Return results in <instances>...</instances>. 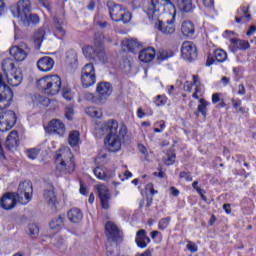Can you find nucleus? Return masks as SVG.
<instances>
[{"label": "nucleus", "mask_w": 256, "mask_h": 256, "mask_svg": "<svg viewBox=\"0 0 256 256\" xmlns=\"http://www.w3.org/2000/svg\"><path fill=\"white\" fill-rule=\"evenodd\" d=\"M11 13L24 27L39 24V15L31 13V0L18 1L16 6L11 7Z\"/></svg>", "instance_id": "f257e3e1"}, {"label": "nucleus", "mask_w": 256, "mask_h": 256, "mask_svg": "<svg viewBox=\"0 0 256 256\" xmlns=\"http://www.w3.org/2000/svg\"><path fill=\"white\" fill-rule=\"evenodd\" d=\"M103 41H105V35L96 33L94 38V46L88 45L82 49L84 55L93 61L107 63V55L105 54V46H103Z\"/></svg>", "instance_id": "f03ea898"}, {"label": "nucleus", "mask_w": 256, "mask_h": 256, "mask_svg": "<svg viewBox=\"0 0 256 256\" xmlns=\"http://www.w3.org/2000/svg\"><path fill=\"white\" fill-rule=\"evenodd\" d=\"M37 87L45 95H57L61 91V77L59 75H48L37 81Z\"/></svg>", "instance_id": "7ed1b4c3"}, {"label": "nucleus", "mask_w": 256, "mask_h": 256, "mask_svg": "<svg viewBox=\"0 0 256 256\" xmlns=\"http://www.w3.org/2000/svg\"><path fill=\"white\" fill-rule=\"evenodd\" d=\"M110 18L116 23L122 22L124 25L131 22V12L113 1L107 2Z\"/></svg>", "instance_id": "20e7f679"}, {"label": "nucleus", "mask_w": 256, "mask_h": 256, "mask_svg": "<svg viewBox=\"0 0 256 256\" xmlns=\"http://www.w3.org/2000/svg\"><path fill=\"white\" fill-rule=\"evenodd\" d=\"M161 10L169 13L171 19L177 17V8H175V4L171 0H151V4L148 7L149 17H153V15Z\"/></svg>", "instance_id": "39448f33"}, {"label": "nucleus", "mask_w": 256, "mask_h": 256, "mask_svg": "<svg viewBox=\"0 0 256 256\" xmlns=\"http://www.w3.org/2000/svg\"><path fill=\"white\" fill-rule=\"evenodd\" d=\"M67 157L63 154H57L55 159L56 170L62 175H71L75 171V157L71 152L66 153Z\"/></svg>", "instance_id": "423d86ee"}, {"label": "nucleus", "mask_w": 256, "mask_h": 256, "mask_svg": "<svg viewBox=\"0 0 256 256\" xmlns=\"http://www.w3.org/2000/svg\"><path fill=\"white\" fill-rule=\"evenodd\" d=\"M13 97V90L3 81V74L0 73V111L11 107Z\"/></svg>", "instance_id": "0eeeda50"}, {"label": "nucleus", "mask_w": 256, "mask_h": 256, "mask_svg": "<svg viewBox=\"0 0 256 256\" xmlns=\"http://www.w3.org/2000/svg\"><path fill=\"white\" fill-rule=\"evenodd\" d=\"M97 76L95 75V66L93 63L86 64L81 71V83L83 87H91L95 85Z\"/></svg>", "instance_id": "6e6552de"}, {"label": "nucleus", "mask_w": 256, "mask_h": 256, "mask_svg": "<svg viewBox=\"0 0 256 256\" xmlns=\"http://www.w3.org/2000/svg\"><path fill=\"white\" fill-rule=\"evenodd\" d=\"M14 193L17 196L19 203H23L24 199L29 203L33 197V183L29 180L20 182L17 192Z\"/></svg>", "instance_id": "1a4fd4ad"}, {"label": "nucleus", "mask_w": 256, "mask_h": 256, "mask_svg": "<svg viewBox=\"0 0 256 256\" xmlns=\"http://www.w3.org/2000/svg\"><path fill=\"white\" fill-rule=\"evenodd\" d=\"M0 119L4 120V123L6 125L5 128H0V131H10V129H13L15 125L17 124V114H15V111L13 110H5L0 113ZM0 121V125H1Z\"/></svg>", "instance_id": "9d476101"}, {"label": "nucleus", "mask_w": 256, "mask_h": 256, "mask_svg": "<svg viewBox=\"0 0 256 256\" xmlns=\"http://www.w3.org/2000/svg\"><path fill=\"white\" fill-rule=\"evenodd\" d=\"M17 194L15 192H6L0 199V207L4 211H11L17 206Z\"/></svg>", "instance_id": "9b49d317"}, {"label": "nucleus", "mask_w": 256, "mask_h": 256, "mask_svg": "<svg viewBox=\"0 0 256 256\" xmlns=\"http://www.w3.org/2000/svg\"><path fill=\"white\" fill-rule=\"evenodd\" d=\"M96 189L100 199V205L102 209L107 211L111 207V192L109 191V188L103 184L98 185Z\"/></svg>", "instance_id": "f8f14e48"}, {"label": "nucleus", "mask_w": 256, "mask_h": 256, "mask_svg": "<svg viewBox=\"0 0 256 256\" xmlns=\"http://www.w3.org/2000/svg\"><path fill=\"white\" fill-rule=\"evenodd\" d=\"M29 53H31V48L25 43L10 48V55L14 57L15 61H25Z\"/></svg>", "instance_id": "ddd939ff"}, {"label": "nucleus", "mask_w": 256, "mask_h": 256, "mask_svg": "<svg viewBox=\"0 0 256 256\" xmlns=\"http://www.w3.org/2000/svg\"><path fill=\"white\" fill-rule=\"evenodd\" d=\"M106 237L108 241H112L113 243H119L122 240L121 238V230L119 227L115 225L113 222H107L105 225Z\"/></svg>", "instance_id": "4468645a"}, {"label": "nucleus", "mask_w": 256, "mask_h": 256, "mask_svg": "<svg viewBox=\"0 0 256 256\" xmlns=\"http://www.w3.org/2000/svg\"><path fill=\"white\" fill-rule=\"evenodd\" d=\"M45 131L50 135H59L60 137H63L65 135V124L59 119H53L45 128Z\"/></svg>", "instance_id": "2eb2a0df"}, {"label": "nucleus", "mask_w": 256, "mask_h": 256, "mask_svg": "<svg viewBox=\"0 0 256 256\" xmlns=\"http://www.w3.org/2000/svg\"><path fill=\"white\" fill-rule=\"evenodd\" d=\"M217 63H225L227 61V52L223 49L214 50L213 54L209 53L206 60V67H211Z\"/></svg>", "instance_id": "dca6fc26"}, {"label": "nucleus", "mask_w": 256, "mask_h": 256, "mask_svg": "<svg viewBox=\"0 0 256 256\" xmlns=\"http://www.w3.org/2000/svg\"><path fill=\"white\" fill-rule=\"evenodd\" d=\"M181 55L186 61H195L197 57V47L193 42H184L181 47Z\"/></svg>", "instance_id": "f3484780"}, {"label": "nucleus", "mask_w": 256, "mask_h": 256, "mask_svg": "<svg viewBox=\"0 0 256 256\" xmlns=\"http://www.w3.org/2000/svg\"><path fill=\"white\" fill-rule=\"evenodd\" d=\"M96 93L99 95V102L105 103L107 97L113 93V85L109 82H99L96 87Z\"/></svg>", "instance_id": "a211bd4d"}, {"label": "nucleus", "mask_w": 256, "mask_h": 256, "mask_svg": "<svg viewBox=\"0 0 256 256\" xmlns=\"http://www.w3.org/2000/svg\"><path fill=\"white\" fill-rule=\"evenodd\" d=\"M155 27L164 35H173V33H175V19L171 18L167 22L158 20V22L155 24Z\"/></svg>", "instance_id": "6ab92c4d"}, {"label": "nucleus", "mask_w": 256, "mask_h": 256, "mask_svg": "<svg viewBox=\"0 0 256 256\" xmlns=\"http://www.w3.org/2000/svg\"><path fill=\"white\" fill-rule=\"evenodd\" d=\"M104 145L107 147L108 151L111 153H117V151L121 150V140L119 136H111L107 135L104 139Z\"/></svg>", "instance_id": "aec40b11"}, {"label": "nucleus", "mask_w": 256, "mask_h": 256, "mask_svg": "<svg viewBox=\"0 0 256 256\" xmlns=\"http://www.w3.org/2000/svg\"><path fill=\"white\" fill-rule=\"evenodd\" d=\"M37 67L42 73H49L55 67V60L49 56H44L37 61Z\"/></svg>", "instance_id": "412c9836"}, {"label": "nucleus", "mask_w": 256, "mask_h": 256, "mask_svg": "<svg viewBox=\"0 0 256 256\" xmlns=\"http://www.w3.org/2000/svg\"><path fill=\"white\" fill-rule=\"evenodd\" d=\"M5 147L8 151H13L19 147V132L17 130H12L7 136Z\"/></svg>", "instance_id": "4be33fe9"}, {"label": "nucleus", "mask_w": 256, "mask_h": 256, "mask_svg": "<svg viewBox=\"0 0 256 256\" xmlns=\"http://www.w3.org/2000/svg\"><path fill=\"white\" fill-rule=\"evenodd\" d=\"M249 23L251 21V14H249V6L242 5L236 12V23Z\"/></svg>", "instance_id": "5701e85b"}, {"label": "nucleus", "mask_w": 256, "mask_h": 256, "mask_svg": "<svg viewBox=\"0 0 256 256\" xmlns=\"http://www.w3.org/2000/svg\"><path fill=\"white\" fill-rule=\"evenodd\" d=\"M155 48L147 47L140 51L139 59L142 63H151L155 59Z\"/></svg>", "instance_id": "b1692460"}, {"label": "nucleus", "mask_w": 256, "mask_h": 256, "mask_svg": "<svg viewBox=\"0 0 256 256\" xmlns=\"http://www.w3.org/2000/svg\"><path fill=\"white\" fill-rule=\"evenodd\" d=\"M136 244L140 249H145L149 243H151V238L147 236V232L145 230H139L136 233Z\"/></svg>", "instance_id": "393cba45"}, {"label": "nucleus", "mask_w": 256, "mask_h": 256, "mask_svg": "<svg viewBox=\"0 0 256 256\" xmlns=\"http://www.w3.org/2000/svg\"><path fill=\"white\" fill-rule=\"evenodd\" d=\"M117 129H119V122L115 119L108 120L102 126V131H106L111 137L117 136Z\"/></svg>", "instance_id": "a878e982"}, {"label": "nucleus", "mask_w": 256, "mask_h": 256, "mask_svg": "<svg viewBox=\"0 0 256 256\" xmlns=\"http://www.w3.org/2000/svg\"><path fill=\"white\" fill-rule=\"evenodd\" d=\"M181 33L184 37H193L195 35V24L191 20H185L181 25Z\"/></svg>", "instance_id": "bb28decb"}, {"label": "nucleus", "mask_w": 256, "mask_h": 256, "mask_svg": "<svg viewBox=\"0 0 256 256\" xmlns=\"http://www.w3.org/2000/svg\"><path fill=\"white\" fill-rule=\"evenodd\" d=\"M65 223V214H60L58 217H54L50 223V229L53 231H61L63 229V225Z\"/></svg>", "instance_id": "cd10ccee"}, {"label": "nucleus", "mask_w": 256, "mask_h": 256, "mask_svg": "<svg viewBox=\"0 0 256 256\" xmlns=\"http://www.w3.org/2000/svg\"><path fill=\"white\" fill-rule=\"evenodd\" d=\"M44 199L47 201L48 205H51L52 207L57 205V196L55 195L53 186H50L49 189L44 190Z\"/></svg>", "instance_id": "c85d7f7f"}, {"label": "nucleus", "mask_w": 256, "mask_h": 256, "mask_svg": "<svg viewBox=\"0 0 256 256\" xmlns=\"http://www.w3.org/2000/svg\"><path fill=\"white\" fill-rule=\"evenodd\" d=\"M176 5L182 13H191L193 11L192 0H176Z\"/></svg>", "instance_id": "c756f323"}, {"label": "nucleus", "mask_w": 256, "mask_h": 256, "mask_svg": "<svg viewBox=\"0 0 256 256\" xmlns=\"http://www.w3.org/2000/svg\"><path fill=\"white\" fill-rule=\"evenodd\" d=\"M93 173L97 179H100L101 181H109L110 179H113V176L115 175V171H112L110 174L105 173V170L101 167H96L93 170Z\"/></svg>", "instance_id": "7c9ffc66"}, {"label": "nucleus", "mask_w": 256, "mask_h": 256, "mask_svg": "<svg viewBox=\"0 0 256 256\" xmlns=\"http://www.w3.org/2000/svg\"><path fill=\"white\" fill-rule=\"evenodd\" d=\"M45 39V28H39L33 34V41L36 45V49H41V45Z\"/></svg>", "instance_id": "2f4dec72"}, {"label": "nucleus", "mask_w": 256, "mask_h": 256, "mask_svg": "<svg viewBox=\"0 0 256 256\" xmlns=\"http://www.w3.org/2000/svg\"><path fill=\"white\" fill-rule=\"evenodd\" d=\"M68 219L71 223H79L81 222V219H83V212H81V209L79 208H72L68 212Z\"/></svg>", "instance_id": "473e14b6"}, {"label": "nucleus", "mask_w": 256, "mask_h": 256, "mask_svg": "<svg viewBox=\"0 0 256 256\" xmlns=\"http://www.w3.org/2000/svg\"><path fill=\"white\" fill-rule=\"evenodd\" d=\"M124 47H126L129 51V53H138V51L141 50V48L143 47V45H141V43H139V41L137 40H128L124 43Z\"/></svg>", "instance_id": "72a5a7b5"}, {"label": "nucleus", "mask_w": 256, "mask_h": 256, "mask_svg": "<svg viewBox=\"0 0 256 256\" xmlns=\"http://www.w3.org/2000/svg\"><path fill=\"white\" fill-rule=\"evenodd\" d=\"M2 70L6 77H9L8 73H13V71H15V63L13 62V60H11V58L3 60Z\"/></svg>", "instance_id": "f704fd0d"}, {"label": "nucleus", "mask_w": 256, "mask_h": 256, "mask_svg": "<svg viewBox=\"0 0 256 256\" xmlns=\"http://www.w3.org/2000/svg\"><path fill=\"white\" fill-rule=\"evenodd\" d=\"M230 43L235 45V47L240 49V51H247V49L251 48V44H249V41H246V40L232 38L230 40Z\"/></svg>", "instance_id": "c9c22d12"}, {"label": "nucleus", "mask_w": 256, "mask_h": 256, "mask_svg": "<svg viewBox=\"0 0 256 256\" xmlns=\"http://www.w3.org/2000/svg\"><path fill=\"white\" fill-rule=\"evenodd\" d=\"M8 79V83L9 85H11L12 87H19V85H21V82L23 81V76L21 74H17V72H15L13 74V72L10 73V77H7Z\"/></svg>", "instance_id": "e433bc0d"}, {"label": "nucleus", "mask_w": 256, "mask_h": 256, "mask_svg": "<svg viewBox=\"0 0 256 256\" xmlns=\"http://www.w3.org/2000/svg\"><path fill=\"white\" fill-rule=\"evenodd\" d=\"M80 137H81V134L79 133V131L74 130L70 132L68 136V142L70 147H77L79 145Z\"/></svg>", "instance_id": "4c0bfd02"}, {"label": "nucleus", "mask_w": 256, "mask_h": 256, "mask_svg": "<svg viewBox=\"0 0 256 256\" xmlns=\"http://www.w3.org/2000/svg\"><path fill=\"white\" fill-rule=\"evenodd\" d=\"M207 105L209 102L205 99H200V104L198 105L197 111L194 112L195 117H199V113L203 115V117H207Z\"/></svg>", "instance_id": "58836bf2"}, {"label": "nucleus", "mask_w": 256, "mask_h": 256, "mask_svg": "<svg viewBox=\"0 0 256 256\" xmlns=\"http://www.w3.org/2000/svg\"><path fill=\"white\" fill-rule=\"evenodd\" d=\"M170 57H173L172 51L160 50L157 54L158 63H163V61H167Z\"/></svg>", "instance_id": "ea45409f"}, {"label": "nucleus", "mask_w": 256, "mask_h": 256, "mask_svg": "<svg viewBox=\"0 0 256 256\" xmlns=\"http://www.w3.org/2000/svg\"><path fill=\"white\" fill-rule=\"evenodd\" d=\"M28 235H30L32 239H37L39 237V226L37 224H29Z\"/></svg>", "instance_id": "a19ab883"}, {"label": "nucleus", "mask_w": 256, "mask_h": 256, "mask_svg": "<svg viewBox=\"0 0 256 256\" xmlns=\"http://www.w3.org/2000/svg\"><path fill=\"white\" fill-rule=\"evenodd\" d=\"M54 27L56 29L57 34L60 35V37H64L65 29H63V25L57 17H54Z\"/></svg>", "instance_id": "79ce46f5"}, {"label": "nucleus", "mask_w": 256, "mask_h": 256, "mask_svg": "<svg viewBox=\"0 0 256 256\" xmlns=\"http://www.w3.org/2000/svg\"><path fill=\"white\" fill-rule=\"evenodd\" d=\"M87 115H89L90 117H93L95 119H101V117H103V112H101V110H97L95 108H88L86 110Z\"/></svg>", "instance_id": "37998d69"}, {"label": "nucleus", "mask_w": 256, "mask_h": 256, "mask_svg": "<svg viewBox=\"0 0 256 256\" xmlns=\"http://www.w3.org/2000/svg\"><path fill=\"white\" fill-rule=\"evenodd\" d=\"M169 223H171V217L162 218L158 222V229L160 231H165L167 227H169Z\"/></svg>", "instance_id": "c03bdc74"}, {"label": "nucleus", "mask_w": 256, "mask_h": 256, "mask_svg": "<svg viewBox=\"0 0 256 256\" xmlns=\"http://www.w3.org/2000/svg\"><path fill=\"white\" fill-rule=\"evenodd\" d=\"M39 153H41V150L37 148H31L26 151L28 159L32 160H35L37 157H39Z\"/></svg>", "instance_id": "a18cd8bd"}, {"label": "nucleus", "mask_w": 256, "mask_h": 256, "mask_svg": "<svg viewBox=\"0 0 256 256\" xmlns=\"http://www.w3.org/2000/svg\"><path fill=\"white\" fill-rule=\"evenodd\" d=\"M232 105L237 111V113H241L242 115H245L246 111H245V108L241 106V100L232 99Z\"/></svg>", "instance_id": "49530a36"}, {"label": "nucleus", "mask_w": 256, "mask_h": 256, "mask_svg": "<svg viewBox=\"0 0 256 256\" xmlns=\"http://www.w3.org/2000/svg\"><path fill=\"white\" fill-rule=\"evenodd\" d=\"M125 135H127V126L125 124H123L120 129H119V132L118 134L116 133V136L118 137V139H124L125 138Z\"/></svg>", "instance_id": "de8ad7c7"}, {"label": "nucleus", "mask_w": 256, "mask_h": 256, "mask_svg": "<svg viewBox=\"0 0 256 256\" xmlns=\"http://www.w3.org/2000/svg\"><path fill=\"white\" fill-rule=\"evenodd\" d=\"M62 97L66 99V101H71V99H73V94L71 93V89L64 88L62 91Z\"/></svg>", "instance_id": "09e8293b"}, {"label": "nucleus", "mask_w": 256, "mask_h": 256, "mask_svg": "<svg viewBox=\"0 0 256 256\" xmlns=\"http://www.w3.org/2000/svg\"><path fill=\"white\" fill-rule=\"evenodd\" d=\"M155 103H156V105H157L158 107H161V106H163V105H166V104H167V97L158 95V96L156 97Z\"/></svg>", "instance_id": "8fccbe9b"}, {"label": "nucleus", "mask_w": 256, "mask_h": 256, "mask_svg": "<svg viewBox=\"0 0 256 256\" xmlns=\"http://www.w3.org/2000/svg\"><path fill=\"white\" fill-rule=\"evenodd\" d=\"M180 179H185V181H193V177L191 176V172L182 171L179 174Z\"/></svg>", "instance_id": "3c124183"}, {"label": "nucleus", "mask_w": 256, "mask_h": 256, "mask_svg": "<svg viewBox=\"0 0 256 256\" xmlns=\"http://www.w3.org/2000/svg\"><path fill=\"white\" fill-rule=\"evenodd\" d=\"M65 117L69 121H71V119H73V109L72 108H67L66 109Z\"/></svg>", "instance_id": "603ef678"}, {"label": "nucleus", "mask_w": 256, "mask_h": 256, "mask_svg": "<svg viewBox=\"0 0 256 256\" xmlns=\"http://www.w3.org/2000/svg\"><path fill=\"white\" fill-rule=\"evenodd\" d=\"M192 90H193V84L189 83V81H186L184 83V91H187L188 93H191Z\"/></svg>", "instance_id": "864d4df0"}, {"label": "nucleus", "mask_w": 256, "mask_h": 256, "mask_svg": "<svg viewBox=\"0 0 256 256\" xmlns=\"http://www.w3.org/2000/svg\"><path fill=\"white\" fill-rule=\"evenodd\" d=\"M146 189L150 190V194L153 197V195H157V193H159L157 190H155V188L153 187V183H149L146 187Z\"/></svg>", "instance_id": "5fc2aeb1"}, {"label": "nucleus", "mask_w": 256, "mask_h": 256, "mask_svg": "<svg viewBox=\"0 0 256 256\" xmlns=\"http://www.w3.org/2000/svg\"><path fill=\"white\" fill-rule=\"evenodd\" d=\"M197 193L200 195L202 201L207 202V196H205V190L197 188Z\"/></svg>", "instance_id": "6e6d98bb"}, {"label": "nucleus", "mask_w": 256, "mask_h": 256, "mask_svg": "<svg viewBox=\"0 0 256 256\" xmlns=\"http://www.w3.org/2000/svg\"><path fill=\"white\" fill-rule=\"evenodd\" d=\"M186 247H187L188 251H190L191 253H197V245L187 244Z\"/></svg>", "instance_id": "4d7b16f0"}, {"label": "nucleus", "mask_w": 256, "mask_h": 256, "mask_svg": "<svg viewBox=\"0 0 256 256\" xmlns=\"http://www.w3.org/2000/svg\"><path fill=\"white\" fill-rule=\"evenodd\" d=\"M219 101H221V97H220L219 93H214L212 95V103L217 104V103H219Z\"/></svg>", "instance_id": "13d9d810"}, {"label": "nucleus", "mask_w": 256, "mask_h": 256, "mask_svg": "<svg viewBox=\"0 0 256 256\" xmlns=\"http://www.w3.org/2000/svg\"><path fill=\"white\" fill-rule=\"evenodd\" d=\"M256 31V26L255 25H251L248 29V31L246 32V35L248 37H251V35H253V33H255Z\"/></svg>", "instance_id": "bf43d9fd"}, {"label": "nucleus", "mask_w": 256, "mask_h": 256, "mask_svg": "<svg viewBox=\"0 0 256 256\" xmlns=\"http://www.w3.org/2000/svg\"><path fill=\"white\" fill-rule=\"evenodd\" d=\"M170 193L171 195H173L174 197H179V190L177 188H175V186L170 187Z\"/></svg>", "instance_id": "052dcab7"}, {"label": "nucleus", "mask_w": 256, "mask_h": 256, "mask_svg": "<svg viewBox=\"0 0 256 256\" xmlns=\"http://www.w3.org/2000/svg\"><path fill=\"white\" fill-rule=\"evenodd\" d=\"M245 93H247V91L245 90V85L240 84L238 86V95H245Z\"/></svg>", "instance_id": "680f3d73"}, {"label": "nucleus", "mask_w": 256, "mask_h": 256, "mask_svg": "<svg viewBox=\"0 0 256 256\" xmlns=\"http://www.w3.org/2000/svg\"><path fill=\"white\" fill-rule=\"evenodd\" d=\"M145 115H147V113L143 111V108H139L137 110V116L139 119H143L145 117Z\"/></svg>", "instance_id": "e2e57ef3"}, {"label": "nucleus", "mask_w": 256, "mask_h": 256, "mask_svg": "<svg viewBox=\"0 0 256 256\" xmlns=\"http://www.w3.org/2000/svg\"><path fill=\"white\" fill-rule=\"evenodd\" d=\"M138 149L142 155H147V148L143 144H139Z\"/></svg>", "instance_id": "0e129e2a"}, {"label": "nucleus", "mask_w": 256, "mask_h": 256, "mask_svg": "<svg viewBox=\"0 0 256 256\" xmlns=\"http://www.w3.org/2000/svg\"><path fill=\"white\" fill-rule=\"evenodd\" d=\"M203 4L206 7H213V5H215V0H203Z\"/></svg>", "instance_id": "69168bd1"}, {"label": "nucleus", "mask_w": 256, "mask_h": 256, "mask_svg": "<svg viewBox=\"0 0 256 256\" xmlns=\"http://www.w3.org/2000/svg\"><path fill=\"white\" fill-rule=\"evenodd\" d=\"M175 154H172L171 156L168 157L167 159V165H173L175 163Z\"/></svg>", "instance_id": "338daca9"}, {"label": "nucleus", "mask_w": 256, "mask_h": 256, "mask_svg": "<svg viewBox=\"0 0 256 256\" xmlns=\"http://www.w3.org/2000/svg\"><path fill=\"white\" fill-rule=\"evenodd\" d=\"M136 256H152L151 250L147 249L144 253L137 254Z\"/></svg>", "instance_id": "774afa93"}]
</instances>
